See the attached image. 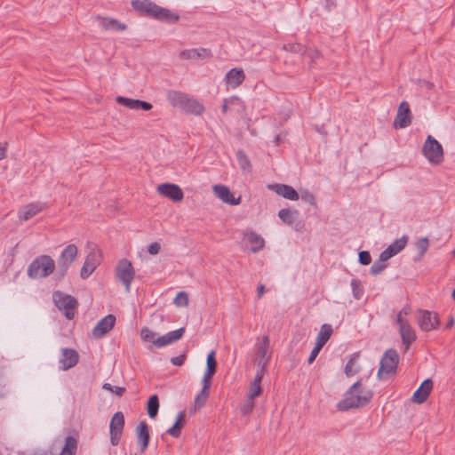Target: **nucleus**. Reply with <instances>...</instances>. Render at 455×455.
<instances>
[{
    "instance_id": "24",
    "label": "nucleus",
    "mask_w": 455,
    "mask_h": 455,
    "mask_svg": "<svg viewBox=\"0 0 455 455\" xmlns=\"http://www.w3.org/2000/svg\"><path fill=\"white\" fill-rule=\"evenodd\" d=\"M116 100L118 104L123 105L130 109H143L145 111H148L153 108L152 104L148 101L136 99H129L123 96H117Z\"/></svg>"
},
{
    "instance_id": "47",
    "label": "nucleus",
    "mask_w": 455,
    "mask_h": 455,
    "mask_svg": "<svg viewBox=\"0 0 455 455\" xmlns=\"http://www.w3.org/2000/svg\"><path fill=\"white\" fill-rule=\"evenodd\" d=\"M103 388L105 390H108V391H110L112 393H115L116 395H117L119 396L123 395V394L125 391L124 387H117V386H113L110 383H105L103 385Z\"/></svg>"
},
{
    "instance_id": "28",
    "label": "nucleus",
    "mask_w": 455,
    "mask_h": 455,
    "mask_svg": "<svg viewBox=\"0 0 455 455\" xmlns=\"http://www.w3.org/2000/svg\"><path fill=\"white\" fill-rule=\"evenodd\" d=\"M245 79L244 72L242 68H231L225 76L227 84L232 88H236L243 84Z\"/></svg>"
},
{
    "instance_id": "16",
    "label": "nucleus",
    "mask_w": 455,
    "mask_h": 455,
    "mask_svg": "<svg viewBox=\"0 0 455 455\" xmlns=\"http://www.w3.org/2000/svg\"><path fill=\"white\" fill-rule=\"evenodd\" d=\"M79 361L78 353L73 348H62L61 356L60 358V368L62 371H68L77 364Z\"/></svg>"
},
{
    "instance_id": "30",
    "label": "nucleus",
    "mask_w": 455,
    "mask_h": 455,
    "mask_svg": "<svg viewBox=\"0 0 455 455\" xmlns=\"http://www.w3.org/2000/svg\"><path fill=\"white\" fill-rule=\"evenodd\" d=\"M186 411H180L177 415L176 421L173 426L166 430V434L170 435L174 438L180 437L181 429L183 427V422L185 420Z\"/></svg>"
},
{
    "instance_id": "48",
    "label": "nucleus",
    "mask_w": 455,
    "mask_h": 455,
    "mask_svg": "<svg viewBox=\"0 0 455 455\" xmlns=\"http://www.w3.org/2000/svg\"><path fill=\"white\" fill-rule=\"evenodd\" d=\"M360 264L366 266L371 262V256L368 251H361L358 254Z\"/></svg>"
},
{
    "instance_id": "31",
    "label": "nucleus",
    "mask_w": 455,
    "mask_h": 455,
    "mask_svg": "<svg viewBox=\"0 0 455 455\" xmlns=\"http://www.w3.org/2000/svg\"><path fill=\"white\" fill-rule=\"evenodd\" d=\"M332 331L331 325L327 323L323 324L317 335L315 345L323 347L331 338Z\"/></svg>"
},
{
    "instance_id": "42",
    "label": "nucleus",
    "mask_w": 455,
    "mask_h": 455,
    "mask_svg": "<svg viewBox=\"0 0 455 455\" xmlns=\"http://www.w3.org/2000/svg\"><path fill=\"white\" fill-rule=\"evenodd\" d=\"M140 335L144 341L152 342L153 345H154V340H156L157 339V338H156V333L154 331H152L150 329H148V327H144L141 329Z\"/></svg>"
},
{
    "instance_id": "11",
    "label": "nucleus",
    "mask_w": 455,
    "mask_h": 455,
    "mask_svg": "<svg viewBox=\"0 0 455 455\" xmlns=\"http://www.w3.org/2000/svg\"><path fill=\"white\" fill-rule=\"evenodd\" d=\"M395 323L399 326V333L402 339V343L408 350L411 345L416 340L417 335L407 319L403 317L396 318Z\"/></svg>"
},
{
    "instance_id": "62",
    "label": "nucleus",
    "mask_w": 455,
    "mask_h": 455,
    "mask_svg": "<svg viewBox=\"0 0 455 455\" xmlns=\"http://www.w3.org/2000/svg\"><path fill=\"white\" fill-rule=\"evenodd\" d=\"M7 143L0 144V160L5 157Z\"/></svg>"
},
{
    "instance_id": "54",
    "label": "nucleus",
    "mask_w": 455,
    "mask_h": 455,
    "mask_svg": "<svg viewBox=\"0 0 455 455\" xmlns=\"http://www.w3.org/2000/svg\"><path fill=\"white\" fill-rule=\"evenodd\" d=\"M186 360L185 355H180L179 356L172 357L171 363L175 366H181Z\"/></svg>"
},
{
    "instance_id": "29",
    "label": "nucleus",
    "mask_w": 455,
    "mask_h": 455,
    "mask_svg": "<svg viewBox=\"0 0 455 455\" xmlns=\"http://www.w3.org/2000/svg\"><path fill=\"white\" fill-rule=\"evenodd\" d=\"M251 244V251L254 253L262 250L265 246V240L257 233L251 231L244 235Z\"/></svg>"
},
{
    "instance_id": "40",
    "label": "nucleus",
    "mask_w": 455,
    "mask_h": 455,
    "mask_svg": "<svg viewBox=\"0 0 455 455\" xmlns=\"http://www.w3.org/2000/svg\"><path fill=\"white\" fill-rule=\"evenodd\" d=\"M353 296L355 299H360L363 295V289L362 287L361 282L357 279H352L350 283Z\"/></svg>"
},
{
    "instance_id": "17",
    "label": "nucleus",
    "mask_w": 455,
    "mask_h": 455,
    "mask_svg": "<svg viewBox=\"0 0 455 455\" xmlns=\"http://www.w3.org/2000/svg\"><path fill=\"white\" fill-rule=\"evenodd\" d=\"M116 323V316L114 315H108L98 322L92 330V334L95 338L100 339L104 337L109 331H111Z\"/></svg>"
},
{
    "instance_id": "25",
    "label": "nucleus",
    "mask_w": 455,
    "mask_h": 455,
    "mask_svg": "<svg viewBox=\"0 0 455 455\" xmlns=\"http://www.w3.org/2000/svg\"><path fill=\"white\" fill-rule=\"evenodd\" d=\"M433 388V382L430 379H425L412 395V401L420 404L427 401Z\"/></svg>"
},
{
    "instance_id": "33",
    "label": "nucleus",
    "mask_w": 455,
    "mask_h": 455,
    "mask_svg": "<svg viewBox=\"0 0 455 455\" xmlns=\"http://www.w3.org/2000/svg\"><path fill=\"white\" fill-rule=\"evenodd\" d=\"M359 355H360L359 352H355L350 355V358L345 366V374L347 377H352L359 372L360 368L355 365L356 361L359 358Z\"/></svg>"
},
{
    "instance_id": "4",
    "label": "nucleus",
    "mask_w": 455,
    "mask_h": 455,
    "mask_svg": "<svg viewBox=\"0 0 455 455\" xmlns=\"http://www.w3.org/2000/svg\"><path fill=\"white\" fill-rule=\"evenodd\" d=\"M166 98L172 107L179 108L188 114L199 116L204 110L198 100L179 91H169Z\"/></svg>"
},
{
    "instance_id": "14",
    "label": "nucleus",
    "mask_w": 455,
    "mask_h": 455,
    "mask_svg": "<svg viewBox=\"0 0 455 455\" xmlns=\"http://www.w3.org/2000/svg\"><path fill=\"white\" fill-rule=\"evenodd\" d=\"M411 123V109L407 101L403 100L400 103L396 117L394 121L395 128H405L409 126Z\"/></svg>"
},
{
    "instance_id": "37",
    "label": "nucleus",
    "mask_w": 455,
    "mask_h": 455,
    "mask_svg": "<svg viewBox=\"0 0 455 455\" xmlns=\"http://www.w3.org/2000/svg\"><path fill=\"white\" fill-rule=\"evenodd\" d=\"M298 215L297 211H290L289 209H281L278 212V217L282 220L283 222L291 225L294 220L295 217Z\"/></svg>"
},
{
    "instance_id": "46",
    "label": "nucleus",
    "mask_w": 455,
    "mask_h": 455,
    "mask_svg": "<svg viewBox=\"0 0 455 455\" xmlns=\"http://www.w3.org/2000/svg\"><path fill=\"white\" fill-rule=\"evenodd\" d=\"M174 303L177 306H187L188 304V296L185 291H180L174 299Z\"/></svg>"
},
{
    "instance_id": "57",
    "label": "nucleus",
    "mask_w": 455,
    "mask_h": 455,
    "mask_svg": "<svg viewBox=\"0 0 455 455\" xmlns=\"http://www.w3.org/2000/svg\"><path fill=\"white\" fill-rule=\"evenodd\" d=\"M283 48L293 52H299L302 50V46L299 44H285Z\"/></svg>"
},
{
    "instance_id": "43",
    "label": "nucleus",
    "mask_w": 455,
    "mask_h": 455,
    "mask_svg": "<svg viewBox=\"0 0 455 455\" xmlns=\"http://www.w3.org/2000/svg\"><path fill=\"white\" fill-rule=\"evenodd\" d=\"M387 265L386 263H383L379 260H376L370 268V273L372 275H377L382 273L386 268Z\"/></svg>"
},
{
    "instance_id": "34",
    "label": "nucleus",
    "mask_w": 455,
    "mask_h": 455,
    "mask_svg": "<svg viewBox=\"0 0 455 455\" xmlns=\"http://www.w3.org/2000/svg\"><path fill=\"white\" fill-rule=\"evenodd\" d=\"M77 450V440L74 436H68L60 455H75Z\"/></svg>"
},
{
    "instance_id": "9",
    "label": "nucleus",
    "mask_w": 455,
    "mask_h": 455,
    "mask_svg": "<svg viewBox=\"0 0 455 455\" xmlns=\"http://www.w3.org/2000/svg\"><path fill=\"white\" fill-rule=\"evenodd\" d=\"M53 301L60 310H64L66 318L71 320L75 316V309L77 307V300L71 295L64 294L61 291L53 292Z\"/></svg>"
},
{
    "instance_id": "32",
    "label": "nucleus",
    "mask_w": 455,
    "mask_h": 455,
    "mask_svg": "<svg viewBox=\"0 0 455 455\" xmlns=\"http://www.w3.org/2000/svg\"><path fill=\"white\" fill-rule=\"evenodd\" d=\"M124 427V416L123 412L117 411L114 414V416L111 419L109 431L123 433Z\"/></svg>"
},
{
    "instance_id": "15",
    "label": "nucleus",
    "mask_w": 455,
    "mask_h": 455,
    "mask_svg": "<svg viewBox=\"0 0 455 455\" xmlns=\"http://www.w3.org/2000/svg\"><path fill=\"white\" fill-rule=\"evenodd\" d=\"M157 192L165 197L172 199L173 202H180L183 199L184 194L182 189L176 184L164 183L157 187Z\"/></svg>"
},
{
    "instance_id": "18",
    "label": "nucleus",
    "mask_w": 455,
    "mask_h": 455,
    "mask_svg": "<svg viewBox=\"0 0 455 455\" xmlns=\"http://www.w3.org/2000/svg\"><path fill=\"white\" fill-rule=\"evenodd\" d=\"M185 333V328L181 327L175 331H172L167 332L166 334L157 338L154 340V347L157 348L164 347L165 346L171 345L182 338Z\"/></svg>"
},
{
    "instance_id": "5",
    "label": "nucleus",
    "mask_w": 455,
    "mask_h": 455,
    "mask_svg": "<svg viewBox=\"0 0 455 455\" xmlns=\"http://www.w3.org/2000/svg\"><path fill=\"white\" fill-rule=\"evenodd\" d=\"M55 269V262L49 255H41L32 260L28 267V275L31 278H45Z\"/></svg>"
},
{
    "instance_id": "35",
    "label": "nucleus",
    "mask_w": 455,
    "mask_h": 455,
    "mask_svg": "<svg viewBox=\"0 0 455 455\" xmlns=\"http://www.w3.org/2000/svg\"><path fill=\"white\" fill-rule=\"evenodd\" d=\"M407 242L408 237L406 235H403L401 238L395 240L391 244H389L387 247V249L390 251V253L393 256H395L406 246Z\"/></svg>"
},
{
    "instance_id": "26",
    "label": "nucleus",
    "mask_w": 455,
    "mask_h": 455,
    "mask_svg": "<svg viewBox=\"0 0 455 455\" xmlns=\"http://www.w3.org/2000/svg\"><path fill=\"white\" fill-rule=\"evenodd\" d=\"M44 210V204L40 203H31L25 206L18 212V216L20 220H28L37 213Z\"/></svg>"
},
{
    "instance_id": "41",
    "label": "nucleus",
    "mask_w": 455,
    "mask_h": 455,
    "mask_svg": "<svg viewBox=\"0 0 455 455\" xmlns=\"http://www.w3.org/2000/svg\"><path fill=\"white\" fill-rule=\"evenodd\" d=\"M255 407L254 399L247 397L241 406V412L243 415L247 416L251 414Z\"/></svg>"
},
{
    "instance_id": "59",
    "label": "nucleus",
    "mask_w": 455,
    "mask_h": 455,
    "mask_svg": "<svg viewBox=\"0 0 455 455\" xmlns=\"http://www.w3.org/2000/svg\"><path fill=\"white\" fill-rule=\"evenodd\" d=\"M211 379L212 378H206V375H204L203 379H202L203 389H204V390L210 389L211 385H212Z\"/></svg>"
},
{
    "instance_id": "1",
    "label": "nucleus",
    "mask_w": 455,
    "mask_h": 455,
    "mask_svg": "<svg viewBox=\"0 0 455 455\" xmlns=\"http://www.w3.org/2000/svg\"><path fill=\"white\" fill-rule=\"evenodd\" d=\"M132 8L147 17L170 24L176 23L180 16L171 10L161 7L150 0H132Z\"/></svg>"
},
{
    "instance_id": "49",
    "label": "nucleus",
    "mask_w": 455,
    "mask_h": 455,
    "mask_svg": "<svg viewBox=\"0 0 455 455\" xmlns=\"http://www.w3.org/2000/svg\"><path fill=\"white\" fill-rule=\"evenodd\" d=\"M206 367L214 368L217 370V361L215 358V351L214 350H212L207 355Z\"/></svg>"
},
{
    "instance_id": "6",
    "label": "nucleus",
    "mask_w": 455,
    "mask_h": 455,
    "mask_svg": "<svg viewBox=\"0 0 455 455\" xmlns=\"http://www.w3.org/2000/svg\"><path fill=\"white\" fill-rule=\"evenodd\" d=\"M77 253L78 250L75 244H68L64 248L57 260V270L55 273L57 280H61L67 275L68 268L76 259Z\"/></svg>"
},
{
    "instance_id": "19",
    "label": "nucleus",
    "mask_w": 455,
    "mask_h": 455,
    "mask_svg": "<svg viewBox=\"0 0 455 455\" xmlns=\"http://www.w3.org/2000/svg\"><path fill=\"white\" fill-rule=\"evenodd\" d=\"M100 262V254L97 251H92L86 257L84 266L82 267L80 275L81 278H88L96 269Z\"/></svg>"
},
{
    "instance_id": "45",
    "label": "nucleus",
    "mask_w": 455,
    "mask_h": 455,
    "mask_svg": "<svg viewBox=\"0 0 455 455\" xmlns=\"http://www.w3.org/2000/svg\"><path fill=\"white\" fill-rule=\"evenodd\" d=\"M209 396V390H204L202 388L201 392L196 395L195 399V403L198 405L199 408L203 407Z\"/></svg>"
},
{
    "instance_id": "51",
    "label": "nucleus",
    "mask_w": 455,
    "mask_h": 455,
    "mask_svg": "<svg viewBox=\"0 0 455 455\" xmlns=\"http://www.w3.org/2000/svg\"><path fill=\"white\" fill-rule=\"evenodd\" d=\"M259 369L257 371L252 383L261 384L264 373L267 371V367H264V368H262V366H259Z\"/></svg>"
},
{
    "instance_id": "27",
    "label": "nucleus",
    "mask_w": 455,
    "mask_h": 455,
    "mask_svg": "<svg viewBox=\"0 0 455 455\" xmlns=\"http://www.w3.org/2000/svg\"><path fill=\"white\" fill-rule=\"evenodd\" d=\"M95 19L105 30L124 31L127 28V26L124 23H122L114 18L97 15L95 16Z\"/></svg>"
},
{
    "instance_id": "50",
    "label": "nucleus",
    "mask_w": 455,
    "mask_h": 455,
    "mask_svg": "<svg viewBox=\"0 0 455 455\" xmlns=\"http://www.w3.org/2000/svg\"><path fill=\"white\" fill-rule=\"evenodd\" d=\"M301 199L303 201H305L306 203H308L311 205H315L316 204L315 196L312 193L308 192V191H304L301 194Z\"/></svg>"
},
{
    "instance_id": "64",
    "label": "nucleus",
    "mask_w": 455,
    "mask_h": 455,
    "mask_svg": "<svg viewBox=\"0 0 455 455\" xmlns=\"http://www.w3.org/2000/svg\"><path fill=\"white\" fill-rule=\"evenodd\" d=\"M215 372H216V369L206 367L204 375H206V378H212L215 374Z\"/></svg>"
},
{
    "instance_id": "13",
    "label": "nucleus",
    "mask_w": 455,
    "mask_h": 455,
    "mask_svg": "<svg viewBox=\"0 0 455 455\" xmlns=\"http://www.w3.org/2000/svg\"><path fill=\"white\" fill-rule=\"evenodd\" d=\"M419 326L423 331H430L439 326V317L436 313L428 310H419Z\"/></svg>"
},
{
    "instance_id": "23",
    "label": "nucleus",
    "mask_w": 455,
    "mask_h": 455,
    "mask_svg": "<svg viewBox=\"0 0 455 455\" xmlns=\"http://www.w3.org/2000/svg\"><path fill=\"white\" fill-rule=\"evenodd\" d=\"M212 57L211 50L206 48L187 49L180 52V59L181 60H205Z\"/></svg>"
},
{
    "instance_id": "10",
    "label": "nucleus",
    "mask_w": 455,
    "mask_h": 455,
    "mask_svg": "<svg viewBox=\"0 0 455 455\" xmlns=\"http://www.w3.org/2000/svg\"><path fill=\"white\" fill-rule=\"evenodd\" d=\"M135 276V271L131 261L121 259L116 266V277L124 285L125 291H131V284Z\"/></svg>"
},
{
    "instance_id": "2",
    "label": "nucleus",
    "mask_w": 455,
    "mask_h": 455,
    "mask_svg": "<svg viewBox=\"0 0 455 455\" xmlns=\"http://www.w3.org/2000/svg\"><path fill=\"white\" fill-rule=\"evenodd\" d=\"M132 8L147 17L170 24L176 23L180 16L171 10L161 7L150 0H132Z\"/></svg>"
},
{
    "instance_id": "60",
    "label": "nucleus",
    "mask_w": 455,
    "mask_h": 455,
    "mask_svg": "<svg viewBox=\"0 0 455 455\" xmlns=\"http://www.w3.org/2000/svg\"><path fill=\"white\" fill-rule=\"evenodd\" d=\"M7 395L6 385L0 379V399L5 397Z\"/></svg>"
},
{
    "instance_id": "21",
    "label": "nucleus",
    "mask_w": 455,
    "mask_h": 455,
    "mask_svg": "<svg viewBox=\"0 0 455 455\" xmlns=\"http://www.w3.org/2000/svg\"><path fill=\"white\" fill-rule=\"evenodd\" d=\"M268 188L278 196L291 201H296L299 198V193L291 186L286 184H271L268 185Z\"/></svg>"
},
{
    "instance_id": "53",
    "label": "nucleus",
    "mask_w": 455,
    "mask_h": 455,
    "mask_svg": "<svg viewBox=\"0 0 455 455\" xmlns=\"http://www.w3.org/2000/svg\"><path fill=\"white\" fill-rule=\"evenodd\" d=\"M322 348L323 347H319L317 345L315 346V347L311 351V354H310V355L308 357V360H307V363L309 364H311L315 361V359L316 358V356L318 355V354H319V352L321 351Z\"/></svg>"
},
{
    "instance_id": "61",
    "label": "nucleus",
    "mask_w": 455,
    "mask_h": 455,
    "mask_svg": "<svg viewBox=\"0 0 455 455\" xmlns=\"http://www.w3.org/2000/svg\"><path fill=\"white\" fill-rule=\"evenodd\" d=\"M410 313H411V308L409 307H404L400 310L396 318L403 317V315H408Z\"/></svg>"
},
{
    "instance_id": "36",
    "label": "nucleus",
    "mask_w": 455,
    "mask_h": 455,
    "mask_svg": "<svg viewBox=\"0 0 455 455\" xmlns=\"http://www.w3.org/2000/svg\"><path fill=\"white\" fill-rule=\"evenodd\" d=\"M147 409L149 418L154 419L156 417L159 410V399L156 395H153L149 397Z\"/></svg>"
},
{
    "instance_id": "63",
    "label": "nucleus",
    "mask_w": 455,
    "mask_h": 455,
    "mask_svg": "<svg viewBox=\"0 0 455 455\" xmlns=\"http://www.w3.org/2000/svg\"><path fill=\"white\" fill-rule=\"evenodd\" d=\"M265 292V285L264 284H259V287H258V290H257V297L258 299H260L263 294Z\"/></svg>"
},
{
    "instance_id": "58",
    "label": "nucleus",
    "mask_w": 455,
    "mask_h": 455,
    "mask_svg": "<svg viewBox=\"0 0 455 455\" xmlns=\"http://www.w3.org/2000/svg\"><path fill=\"white\" fill-rule=\"evenodd\" d=\"M393 255L390 253V251L386 248L380 254H379V258L378 260L385 263V261H387V259H389L390 258H392Z\"/></svg>"
},
{
    "instance_id": "38",
    "label": "nucleus",
    "mask_w": 455,
    "mask_h": 455,
    "mask_svg": "<svg viewBox=\"0 0 455 455\" xmlns=\"http://www.w3.org/2000/svg\"><path fill=\"white\" fill-rule=\"evenodd\" d=\"M236 158H237L238 164L242 170L248 171V172L251 171V162L243 150H238L236 152Z\"/></svg>"
},
{
    "instance_id": "7",
    "label": "nucleus",
    "mask_w": 455,
    "mask_h": 455,
    "mask_svg": "<svg viewBox=\"0 0 455 455\" xmlns=\"http://www.w3.org/2000/svg\"><path fill=\"white\" fill-rule=\"evenodd\" d=\"M399 363V355L395 349L389 348L382 355L378 371V378L383 379L395 373Z\"/></svg>"
},
{
    "instance_id": "39",
    "label": "nucleus",
    "mask_w": 455,
    "mask_h": 455,
    "mask_svg": "<svg viewBox=\"0 0 455 455\" xmlns=\"http://www.w3.org/2000/svg\"><path fill=\"white\" fill-rule=\"evenodd\" d=\"M429 246V241L427 237L419 238L416 243V248L419 252V259H420L427 252Z\"/></svg>"
},
{
    "instance_id": "22",
    "label": "nucleus",
    "mask_w": 455,
    "mask_h": 455,
    "mask_svg": "<svg viewBox=\"0 0 455 455\" xmlns=\"http://www.w3.org/2000/svg\"><path fill=\"white\" fill-rule=\"evenodd\" d=\"M136 437L140 446V451L142 453L145 452V451L148 447L150 441L149 427L146 421H140V424L137 426Z\"/></svg>"
},
{
    "instance_id": "8",
    "label": "nucleus",
    "mask_w": 455,
    "mask_h": 455,
    "mask_svg": "<svg viewBox=\"0 0 455 455\" xmlns=\"http://www.w3.org/2000/svg\"><path fill=\"white\" fill-rule=\"evenodd\" d=\"M425 157L434 164H439L443 160L442 145L431 135H428L422 148Z\"/></svg>"
},
{
    "instance_id": "52",
    "label": "nucleus",
    "mask_w": 455,
    "mask_h": 455,
    "mask_svg": "<svg viewBox=\"0 0 455 455\" xmlns=\"http://www.w3.org/2000/svg\"><path fill=\"white\" fill-rule=\"evenodd\" d=\"M239 100L238 97H231L230 99H225L221 107V111L226 114L228 111V103Z\"/></svg>"
},
{
    "instance_id": "20",
    "label": "nucleus",
    "mask_w": 455,
    "mask_h": 455,
    "mask_svg": "<svg viewBox=\"0 0 455 455\" xmlns=\"http://www.w3.org/2000/svg\"><path fill=\"white\" fill-rule=\"evenodd\" d=\"M213 191L218 198L230 205H238L241 202V198H235L234 195L227 186L215 185L213 186Z\"/></svg>"
},
{
    "instance_id": "12",
    "label": "nucleus",
    "mask_w": 455,
    "mask_h": 455,
    "mask_svg": "<svg viewBox=\"0 0 455 455\" xmlns=\"http://www.w3.org/2000/svg\"><path fill=\"white\" fill-rule=\"evenodd\" d=\"M269 337L267 335H264L259 343L256 344V355L257 358L255 360L258 366H262V368L267 367L270 359L272 352L269 350Z\"/></svg>"
},
{
    "instance_id": "44",
    "label": "nucleus",
    "mask_w": 455,
    "mask_h": 455,
    "mask_svg": "<svg viewBox=\"0 0 455 455\" xmlns=\"http://www.w3.org/2000/svg\"><path fill=\"white\" fill-rule=\"evenodd\" d=\"M261 392H262V388H261L260 384L251 382L250 385L249 393L247 395V397L255 399L256 397L260 395Z\"/></svg>"
},
{
    "instance_id": "3",
    "label": "nucleus",
    "mask_w": 455,
    "mask_h": 455,
    "mask_svg": "<svg viewBox=\"0 0 455 455\" xmlns=\"http://www.w3.org/2000/svg\"><path fill=\"white\" fill-rule=\"evenodd\" d=\"M360 387V380L356 381L350 387L345 395V398L339 401L337 404L339 411H344L353 408L363 407L371 402L373 396L372 391H359Z\"/></svg>"
},
{
    "instance_id": "56",
    "label": "nucleus",
    "mask_w": 455,
    "mask_h": 455,
    "mask_svg": "<svg viewBox=\"0 0 455 455\" xmlns=\"http://www.w3.org/2000/svg\"><path fill=\"white\" fill-rule=\"evenodd\" d=\"M122 433L120 432H110V442L111 444L116 446L119 443Z\"/></svg>"
},
{
    "instance_id": "55",
    "label": "nucleus",
    "mask_w": 455,
    "mask_h": 455,
    "mask_svg": "<svg viewBox=\"0 0 455 455\" xmlns=\"http://www.w3.org/2000/svg\"><path fill=\"white\" fill-rule=\"evenodd\" d=\"M160 249H161L160 244L158 243L155 242L148 245V251L152 255H156L159 252Z\"/></svg>"
}]
</instances>
